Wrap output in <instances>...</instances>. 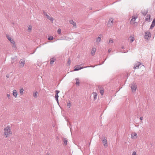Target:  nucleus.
Masks as SVG:
<instances>
[{
    "label": "nucleus",
    "instance_id": "45",
    "mask_svg": "<svg viewBox=\"0 0 155 155\" xmlns=\"http://www.w3.org/2000/svg\"><path fill=\"white\" fill-rule=\"evenodd\" d=\"M95 98H96V96H94V99H95Z\"/></svg>",
    "mask_w": 155,
    "mask_h": 155
},
{
    "label": "nucleus",
    "instance_id": "30",
    "mask_svg": "<svg viewBox=\"0 0 155 155\" xmlns=\"http://www.w3.org/2000/svg\"><path fill=\"white\" fill-rule=\"evenodd\" d=\"M31 28L32 26L31 25H30L28 27V31L29 32L31 31Z\"/></svg>",
    "mask_w": 155,
    "mask_h": 155
},
{
    "label": "nucleus",
    "instance_id": "17",
    "mask_svg": "<svg viewBox=\"0 0 155 155\" xmlns=\"http://www.w3.org/2000/svg\"><path fill=\"white\" fill-rule=\"evenodd\" d=\"M96 49L94 48H92L91 51V54L93 56L94 55L95 53L96 52Z\"/></svg>",
    "mask_w": 155,
    "mask_h": 155
},
{
    "label": "nucleus",
    "instance_id": "15",
    "mask_svg": "<svg viewBox=\"0 0 155 155\" xmlns=\"http://www.w3.org/2000/svg\"><path fill=\"white\" fill-rule=\"evenodd\" d=\"M69 22L71 24H72L74 27H76V23L74 21H73V20H71L69 21Z\"/></svg>",
    "mask_w": 155,
    "mask_h": 155
},
{
    "label": "nucleus",
    "instance_id": "40",
    "mask_svg": "<svg viewBox=\"0 0 155 155\" xmlns=\"http://www.w3.org/2000/svg\"><path fill=\"white\" fill-rule=\"evenodd\" d=\"M111 51V49H109L108 51V53H110Z\"/></svg>",
    "mask_w": 155,
    "mask_h": 155
},
{
    "label": "nucleus",
    "instance_id": "41",
    "mask_svg": "<svg viewBox=\"0 0 155 155\" xmlns=\"http://www.w3.org/2000/svg\"><path fill=\"white\" fill-rule=\"evenodd\" d=\"M152 22L153 23H155V18H154L153 19V20Z\"/></svg>",
    "mask_w": 155,
    "mask_h": 155
},
{
    "label": "nucleus",
    "instance_id": "44",
    "mask_svg": "<svg viewBox=\"0 0 155 155\" xmlns=\"http://www.w3.org/2000/svg\"><path fill=\"white\" fill-rule=\"evenodd\" d=\"M121 51L123 53H125L126 52L125 51ZM126 52H127V51H126Z\"/></svg>",
    "mask_w": 155,
    "mask_h": 155
},
{
    "label": "nucleus",
    "instance_id": "20",
    "mask_svg": "<svg viewBox=\"0 0 155 155\" xmlns=\"http://www.w3.org/2000/svg\"><path fill=\"white\" fill-rule=\"evenodd\" d=\"M137 18V17H134V16H133L132 17V18L130 21V22L131 23L132 22H134L135 21V20Z\"/></svg>",
    "mask_w": 155,
    "mask_h": 155
},
{
    "label": "nucleus",
    "instance_id": "22",
    "mask_svg": "<svg viewBox=\"0 0 155 155\" xmlns=\"http://www.w3.org/2000/svg\"><path fill=\"white\" fill-rule=\"evenodd\" d=\"M155 25V23H153L152 22V24L150 26V29H152Z\"/></svg>",
    "mask_w": 155,
    "mask_h": 155
},
{
    "label": "nucleus",
    "instance_id": "11",
    "mask_svg": "<svg viewBox=\"0 0 155 155\" xmlns=\"http://www.w3.org/2000/svg\"><path fill=\"white\" fill-rule=\"evenodd\" d=\"M6 37L12 44H14L15 41L12 38L8 35H6Z\"/></svg>",
    "mask_w": 155,
    "mask_h": 155
},
{
    "label": "nucleus",
    "instance_id": "25",
    "mask_svg": "<svg viewBox=\"0 0 155 155\" xmlns=\"http://www.w3.org/2000/svg\"><path fill=\"white\" fill-rule=\"evenodd\" d=\"M147 12H148V11H143L142 12V14H143V15H145L147 14Z\"/></svg>",
    "mask_w": 155,
    "mask_h": 155
},
{
    "label": "nucleus",
    "instance_id": "27",
    "mask_svg": "<svg viewBox=\"0 0 155 155\" xmlns=\"http://www.w3.org/2000/svg\"><path fill=\"white\" fill-rule=\"evenodd\" d=\"M59 97L58 95H55V100L58 103V98Z\"/></svg>",
    "mask_w": 155,
    "mask_h": 155
},
{
    "label": "nucleus",
    "instance_id": "9",
    "mask_svg": "<svg viewBox=\"0 0 155 155\" xmlns=\"http://www.w3.org/2000/svg\"><path fill=\"white\" fill-rule=\"evenodd\" d=\"M145 38L146 39H148L151 37V34L150 32L146 31L145 33Z\"/></svg>",
    "mask_w": 155,
    "mask_h": 155
},
{
    "label": "nucleus",
    "instance_id": "24",
    "mask_svg": "<svg viewBox=\"0 0 155 155\" xmlns=\"http://www.w3.org/2000/svg\"><path fill=\"white\" fill-rule=\"evenodd\" d=\"M63 142H64V144L65 145H67L68 141L67 140V139L64 138V139Z\"/></svg>",
    "mask_w": 155,
    "mask_h": 155
},
{
    "label": "nucleus",
    "instance_id": "5",
    "mask_svg": "<svg viewBox=\"0 0 155 155\" xmlns=\"http://www.w3.org/2000/svg\"><path fill=\"white\" fill-rule=\"evenodd\" d=\"M140 66V68L142 66H143V65L141 64V63L140 62H138L136 64H135L134 67V69H137L139 68Z\"/></svg>",
    "mask_w": 155,
    "mask_h": 155
},
{
    "label": "nucleus",
    "instance_id": "21",
    "mask_svg": "<svg viewBox=\"0 0 155 155\" xmlns=\"http://www.w3.org/2000/svg\"><path fill=\"white\" fill-rule=\"evenodd\" d=\"M150 15H147V17L146 18V20L148 21H150Z\"/></svg>",
    "mask_w": 155,
    "mask_h": 155
},
{
    "label": "nucleus",
    "instance_id": "16",
    "mask_svg": "<svg viewBox=\"0 0 155 155\" xmlns=\"http://www.w3.org/2000/svg\"><path fill=\"white\" fill-rule=\"evenodd\" d=\"M137 137V134L136 133H133L131 134V137L132 138H135Z\"/></svg>",
    "mask_w": 155,
    "mask_h": 155
},
{
    "label": "nucleus",
    "instance_id": "2",
    "mask_svg": "<svg viewBox=\"0 0 155 155\" xmlns=\"http://www.w3.org/2000/svg\"><path fill=\"white\" fill-rule=\"evenodd\" d=\"M43 14L46 16L48 19L50 20L52 23L53 22L54 18L52 17L49 16L47 13L44 11H43Z\"/></svg>",
    "mask_w": 155,
    "mask_h": 155
},
{
    "label": "nucleus",
    "instance_id": "7",
    "mask_svg": "<svg viewBox=\"0 0 155 155\" xmlns=\"http://www.w3.org/2000/svg\"><path fill=\"white\" fill-rule=\"evenodd\" d=\"M94 67V66L93 67ZM76 68L74 69V71H78V70H79L81 69H82L83 68H87V67H90V66H86L85 67H80L79 66H75V67H76ZM90 67H92V66H90Z\"/></svg>",
    "mask_w": 155,
    "mask_h": 155
},
{
    "label": "nucleus",
    "instance_id": "23",
    "mask_svg": "<svg viewBox=\"0 0 155 155\" xmlns=\"http://www.w3.org/2000/svg\"><path fill=\"white\" fill-rule=\"evenodd\" d=\"M13 44V45L12 46V48H13V49L16 50L17 48L16 45L15 44V43L12 44Z\"/></svg>",
    "mask_w": 155,
    "mask_h": 155
},
{
    "label": "nucleus",
    "instance_id": "1",
    "mask_svg": "<svg viewBox=\"0 0 155 155\" xmlns=\"http://www.w3.org/2000/svg\"><path fill=\"white\" fill-rule=\"evenodd\" d=\"M11 127L10 126H7L4 129V133L5 135V138L7 137L8 135L9 134H12V132L11 130Z\"/></svg>",
    "mask_w": 155,
    "mask_h": 155
},
{
    "label": "nucleus",
    "instance_id": "42",
    "mask_svg": "<svg viewBox=\"0 0 155 155\" xmlns=\"http://www.w3.org/2000/svg\"><path fill=\"white\" fill-rule=\"evenodd\" d=\"M143 117H140V120H143Z\"/></svg>",
    "mask_w": 155,
    "mask_h": 155
},
{
    "label": "nucleus",
    "instance_id": "37",
    "mask_svg": "<svg viewBox=\"0 0 155 155\" xmlns=\"http://www.w3.org/2000/svg\"><path fill=\"white\" fill-rule=\"evenodd\" d=\"M7 97H8V99H9V98H10V94H7Z\"/></svg>",
    "mask_w": 155,
    "mask_h": 155
},
{
    "label": "nucleus",
    "instance_id": "6",
    "mask_svg": "<svg viewBox=\"0 0 155 155\" xmlns=\"http://www.w3.org/2000/svg\"><path fill=\"white\" fill-rule=\"evenodd\" d=\"M101 140L102 142V143L104 145L105 147H107V140L106 138L104 137H103V138H102Z\"/></svg>",
    "mask_w": 155,
    "mask_h": 155
},
{
    "label": "nucleus",
    "instance_id": "13",
    "mask_svg": "<svg viewBox=\"0 0 155 155\" xmlns=\"http://www.w3.org/2000/svg\"><path fill=\"white\" fill-rule=\"evenodd\" d=\"M13 95L15 98H16L17 96L18 93L17 91L15 90H14L13 91Z\"/></svg>",
    "mask_w": 155,
    "mask_h": 155
},
{
    "label": "nucleus",
    "instance_id": "36",
    "mask_svg": "<svg viewBox=\"0 0 155 155\" xmlns=\"http://www.w3.org/2000/svg\"><path fill=\"white\" fill-rule=\"evenodd\" d=\"M113 42H114V41H113V40L111 38H110V39L109 41V43H113Z\"/></svg>",
    "mask_w": 155,
    "mask_h": 155
},
{
    "label": "nucleus",
    "instance_id": "3",
    "mask_svg": "<svg viewBox=\"0 0 155 155\" xmlns=\"http://www.w3.org/2000/svg\"><path fill=\"white\" fill-rule=\"evenodd\" d=\"M25 60L24 58L21 59L19 62V66L20 68H23L24 67L25 64Z\"/></svg>",
    "mask_w": 155,
    "mask_h": 155
},
{
    "label": "nucleus",
    "instance_id": "14",
    "mask_svg": "<svg viewBox=\"0 0 155 155\" xmlns=\"http://www.w3.org/2000/svg\"><path fill=\"white\" fill-rule=\"evenodd\" d=\"M56 61V59L55 58H51L50 59V64H53L54 62Z\"/></svg>",
    "mask_w": 155,
    "mask_h": 155
},
{
    "label": "nucleus",
    "instance_id": "4",
    "mask_svg": "<svg viewBox=\"0 0 155 155\" xmlns=\"http://www.w3.org/2000/svg\"><path fill=\"white\" fill-rule=\"evenodd\" d=\"M137 87V85L135 83H133L131 84V89L132 92H135Z\"/></svg>",
    "mask_w": 155,
    "mask_h": 155
},
{
    "label": "nucleus",
    "instance_id": "31",
    "mask_svg": "<svg viewBox=\"0 0 155 155\" xmlns=\"http://www.w3.org/2000/svg\"><path fill=\"white\" fill-rule=\"evenodd\" d=\"M54 39V37L52 36H50L48 38V40H53Z\"/></svg>",
    "mask_w": 155,
    "mask_h": 155
},
{
    "label": "nucleus",
    "instance_id": "33",
    "mask_svg": "<svg viewBox=\"0 0 155 155\" xmlns=\"http://www.w3.org/2000/svg\"><path fill=\"white\" fill-rule=\"evenodd\" d=\"M57 32L58 34H60L61 33V30L60 29H59L58 30Z\"/></svg>",
    "mask_w": 155,
    "mask_h": 155
},
{
    "label": "nucleus",
    "instance_id": "8",
    "mask_svg": "<svg viewBox=\"0 0 155 155\" xmlns=\"http://www.w3.org/2000/svg\"><path fill=\"white\" fill-rule=\"evenodd\" d=\"M145 38L146 39H148L151 37V34L150 32L146 31L145 33Z\"/></svg>",
    "mask_w": 155,
    "mask_h": 155
},
{
    "label": "nucleus",
    "instance_id": "47",
    "mask_svg": "<svg viewBox=\"0 0 155 155\" xmlns=\"http://www.w3.org/2000/svg\"><path fill=\"white\" fill-rule=\"evenodd\" d=\"M35 51H34V52H33V53H32V54H33V53H34L35 52Z\"/></svg>",
    "mask_w": 155,
    "mask_h": 155
},
{
    "label": "nucleus",
    "instance_id": "35",
    "mask_svg": "<svg viewBox=\"0 0 155 155\" xmlns=\"http://www.w3.org/2000/svg\"><path fill=\"white\" fill-rule=\"evenodd\" d=\"M56 94L55 95H58V94L60 92V91H58V90H56L55 91Z\"/></svg>",
    "mask_w": 155,
    "mask_h": 155
},
{
    "label": "nucleus",
    "instance_id": "34",
    "mask_svg": "<svg viewBox=\"0 0 155 155\" xmlns=\"http://www.w3.org/2000/svg\"><path fill=\"white\" fill-rule=\"evenodd\" d=\"M67 106L68 107L69 106V108H70L71 106V103L70 102V101H69V102H68L67 103Z\"/></svg>",
    "mask_w": 155,
    "mask_h": 155
},
{
    "label": "nucleus",
    "instance_id": "10",
    "mask_svg": "<svg viewBox=\"0 0 155 155\" xmlns=\"http://www.w3.org/2000/svg\"><path fill=\"white\" fill-rule=\"evenodd\" d=\"M113 19L112 18H110L108 21L107 25L108 27H110L112 25Z\"/></svg>",
    "mask_w": 155,
    "mask_h": 155
},
{
    "label": "nucleus",
    "instance_id": "38",
    "mask_svg": "<svg viewBox=\"0 0 155 155\" xmlns=\"http://www.w3.org/2000/svg\"><path fill=\"white\" fill-rule=\"evenodd\" d=\"M132 155H136V153L135 152H134L132 153Z\"/></svg>",
    "mask_w": 155,
    "mask_h": 155
},
{
    "label": "nucleus",
    "instance_id": "12",
    "mask_svg": "<svg viewBox=\"0 0 155 155\" xmlns=\"http://www.w3.org/2000/svg\"><path fill=\"white\" fill-rule=\"evenodd\" d=\"M99 89L100 90V92L102 95H103L104 93V89L101 87H98Z\"/></svg>",
    "mask_w": 155,
    "mask_h": 155
},
{
    "label": "nucleus",
    "instance_id": "26",
    "mask_svg": "<svg viewBox=\"0 0 155 155\" xmlns=\"http://www.w3.org/2000/svg\"><path fill=\"white\" fill-rule=\"evenodd\" d=\"M71 59L70 58H68V59L67 64L68 65H70L71 64Z\"/></svg>",
    "mask_w": 155,
    "mask_h": 155
},
{
    "label": "nucleus",
    "instance_id": "29",
    "mask_svg": "<svg viewBox=\"0 0 155 155\" xmlns=\"http://www.w3.org/2000/svg\"><path fill=\"white\" fill-rule=\"evenodd\" d=\"M24 89L23 88L21 89L20 90V94L22 95L23 94V91H24Z\"/></svg>",
    "mask_w": 155,
    "mask_h": 155
},
{
    "label": "nucleus",
    "instance_id": "39",
    "mask_svg": "<svg viewBox=\"0 0 155 155\" xmlns=\"http://www.w3.org/2000/svg\"><path fill=\"white\" fill-rule=\"evenodd\" d=\"M17 56H15V57H13V58H12V60H14L16 58Z\"/></svg>",
    "mask_w": 155,
    "mask_h": 155
},
{
    "label": "nucleus",
    "instance_id": "43",
    "mask_svg": "<svg viewBox=\"0 0 155 155\" xmlns=\"http://www.w3.org/2000/svg\"><path fill=\"white\" fill-rule=\"evenodd\" d=\"M6 77L7 78H8L9 77V75L8 74H7L6 75Z\"/></svg>",
    "mask_w": 155,
    "mask_h": 155
},
{
    "label": "nucleus",
    "instance_id": "46",
    "mask_svg": "<svg viewBox=\"0 0 155 155\" xmlns=\"http://www.w3.org/2000/svg\"><path fill=\"white\" fill-rule=\"evenodd\" d=\"M121 48H122V49H123L124 48V47L123 46L121 47Z\"/></svg>",
    "mask_w": 155,
    "mask_h": 155
},
{
    "label": "nucleus",
    "instance_id": "28",
    "mask_svg": "<svg viewBox=\"0 0 155 155\" xmlns=\"http://www.w3.org/2000/svg\"><path fill=\"white\" fill-rule=\"evenodd\" d=\"M38 92L36 91V92L34 93L33 96L35 97H37Z\"/></svg>",
    "mask_w": 155,
    "mask_h": 155
},
{
    "label": "nucleus",
    "instance_id": "19",
    "mask_svg": "<svg viewBox=\"0 0 155 155\" xmlns=\"http://www.w3.org/2000/svg\"><path fill=\"white\" fill-rule=\"evenodd\" d=\"M75 80L76 81V84L79 85L80 84L79 80V78H75Z\"/></svg>",
    "mask_w": 155,
    "mask_h": 155
},
{
    "label": "nucleus",
    "instance_id": "32",
    "mask_svg": "<svg viewBox=\"0 0 155 155\" xmlns=\"http://www.w3.org/2000/svg\"><path fill=\"white\" fill-rule=\"evenodd\" d=\"M134 38L133 37H131V38L130 39V42L131 43H132L134 40Z\"/></svg>",
    "mask_w": 155,
    "mask_h": 155
},
{
    "label": "nucleus",
    "instance_id": "18",
    "mask_svg": "<svg viewBox=\"0 0 155 155\" xmlns=\"http://www.w3.org/2000/svg\"><path fill=\"white\" fill-rule=\"evenodd\" d=\"M101 35H99V37L97 38L96 42L98 43L100 42L101 41Z\"/></svg>",
    "mask_w": 155,
    "mask_h": 155
}]
</instances>
